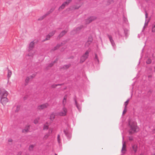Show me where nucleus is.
Listing matches in <instances>:
<instances>
[{
    "label": "nucleus",
    "mask_w": 155,
    "mask_h": 155,
    "mask_svg": "<svg viewBox=\"0 0 155 155\" xmlns=\"http://www.w3.org/2000/svg\"><path fill=\"white\" fill-rule=\"evenodd\" d=\"M129 134H132L139 131V129L137 126V123L134 121L129 120L128 121Z\"/></svg>",
    "instance_id": "1"
},
{
    "label": "nucleus",
    "mask_w": 155,
    "mask_h": 155,
    "mask_svg": "<svg viewBox=\"0 0 155 155\" xmlns=\"http://www.w3.org/2000/svg\"><path fill=\"white\" fill-rule=\"evenodd\" d=\"M8 92L4 89L0 88V98L1 102L3 105H4L8 102V99L7 97Z\"/></svg>",
    "instance_id": "2"
},
{
    "label": "nucleus",
    "mask_w": 155,
    "mask_h": 155,
    "mask_svg": "<svg viewBox=\"0 0 155 155\" xmlns=\"http://www.w3.org/2000/svg\"><path fill=\"white\" fill-rule=\"evenodd\" d=\"M35 47V42L34 41L31 42L29 45V46L27 49L28 53L27 56L32 57L33 55L34 51L33 49Z\"/></svg>",
    "instance_id": "3"
},
{
    "label": "nucleus",
    "mask_w": 155,
    "mask_h": 155,
    "mask_svg": "<svg viewBox=\"0 0 155 155\" xmlns=\"http://www.w3.org/2000/svg\"><path fill=\"white\" fill-rule=\"evenodd\" d=\"M67 112L68 110L67 108L64 106H63L60 111L58 112L57 114L60 116H64L66 115Z\"/></svg>",
    "instance_id": "4"
},
{
    "label": "nucleus",
    "mask_w": 155,
    "mask_h": 155,
    "mask_svg": "<svg viewBox=\"0 0 155 155\" xmlns=\"http://www.w3.org/2000/svg\"><path fill=\"white\" fill-rule=\"evenodd\" d=\"M90 51H87L81 57L80 62L82 63L84 62L88 58Z\"/></svg>",
    "instance_id": "5"
},
{
    "label": "nucleus",
    "mask_w": 155,
    "mask_h": 155,
    "mask_svg": "<svg viewBox=\"0 0 155 155\" xmlns=\"http://www.w3.org/2000/svg\"><path fill=\"white\" fill-rule=\"evenodd\" d=\"M71 1V0H67L65 2L63 3L62 5L59 7V9H63L66 5H68Z\"/></svg>",
    "instance_id": "6"
},
{
    "label": "nucleus",
    "mask_w": 155,
    "mask_h": 155,
    "mask_svg": "<svg viewBox=\"0 0 155 155\" xmlns=\"http://www.w3.org/2000/svg\"><path fill=\"white\" fill-rule=\"evenodd\" d=\"M110 41L111 44V45L114 49H115V45L112 38L111 35H107Z\"/></svg>",
    "instance_id": "7"
},
{
    "label": "nucleus",
    "mask_w": 155,
    "mask_h": 155,
    "mask_svg": "<svg viewBox=\"0 0 155 155\" xmlns=\"http://www.w3.org/2000/svg\"><path fill=\"white\" fill-rule=\"evenodd\" d=\"M64 131L68 138L70 139L71 137V132L67 129L66 130H64Z\"/></svg>",
    "instance_id": "8"
},
{
    "label": "nucleus",
    "mask_w": 155,
    "mask_h": 155,
    "mask_svg": "<svg viewBox=\"0 0 155 155\" xmlns=\"http://www.w3.org/2000/svg\"><path fill=\"white\" fill-rule=\"evenodd\" d=\"M123 142H122V144H123V146L122 149L121 150V152L123 154H124L125 153V152L126 151V146L125 144V142H124L123 140H124V137L123 136Z\"/></svg>",
    "instance_id": "9"
},
{
    "label": "nucleus",
    "mask_w": 155,
    "mask_h": 155,
    "mask_svg": "<svg viewBox=\"0 0 155 155\" xmlns=\"http://www.w3.org/2000/svg\"><path fill=\"white\" fill-rule=\"evenodd\" d=\"M55 32V31H53L51 32L48 35H47L45 39L44 40H43V41L49 40L50 39V37L52 36L54 34Z\"/></svg>",
    "instance_id": "10"
},
{
    "label": "nucleus",
    "mask_w": 155,
    "mask_h": 155,
    "mask_svg": "<svg viewBox=\"0 0 155 155\" xmlns=\"http://www.w3.org/2000/svg\"><path fill=\"white\" fill-rule=\"evenodd\" d=\"M48 105L47 103H45L38 106V109H43L47 107Z\"/></svg>",
    "instance_id": "11"
},
{
    "label": "nucleus",
    "mask_w": 155,
    "mask_h": 155,
    "mask_svg": "<svg viewBox=\"0 0 155 155\" xmlns=\"http://www.w3.org/2000/svg\"><path fill=\"white\" fill-rule=\"evenodd\" d=\"M74 100L76 107L78 110L80 112L81 110V105L78 103L76 100L75 99V98H74Z\"/></svg>",
    "instance_id": "12"
},
{
    "label": "nucleus",
    "mask_w": 155,
    "mask_h": 155,
    "mask_svg": "<svg viewBox=\"0 0 155 155\" xmlns=\"http://www.w3.org/2000/svg\"><path fill=\"white\" fill-rule=\"evenodd\" d=\"M96 18L95 17H91L88 19H87L86 21V22L87 24H89L91 22L94 20L96 19Z\"/></svg>",
    "instance_id": "13"
},
{
    "label": "nucleus",
    "mask_w": 155,
    "mask_h": 155,
    "mask_svg": "<svg viewBox=\"0 0 155 155\" xmlns=\"http://www.w3.org/2000/svg\"><path fill=\"white\" fill-rule=\"evenodd\" d=\"M53 10H52V9H51L50 10V12H48V14H45V15H43V16H41L40 18H39L38 19V20H42L43 19H44V18H45L46 15H48V14H49L50 13H51V12H52L53 11Z\"/></svg>",
    "instance_id": "14"
},
{
    "label": "nucleus",
    "mask_w": 155,
    "mask_h": 155,
    "mask_svg": "<svg viewBox=\"0 0 155 155\" xmlns=\"http://www.w3.org/2000/svg\"><path fill=\"white\" fill-rule=\"evenodd\" d=\"M91 39V41H87L86 43L85 44V46L86 47H88L89 45L91 43L92 41V38H90Z\"/></svg>",
    "instance_id": "15"
},
{
    "label": "nucleus",
    "mask_w": 155,
    "mask_h": 155,
    "mask_svg": "<svg viewBox=\"0 0 155 155\" xmlns=\"http://www.w3.org/2000/svg\"><path fill=\"white\" fill-rule=\"evenodd\" d=\"M67 98V95H65L64 97L63 100L62 101V104L64 106L66 104Z\"/></svg>",
    "instance_id": "16"
},
{
    "label": "nucleus",
    "mask_w": 155,
    "mask_h": 155,
    "mask_svg": "<svg viewBox=\"0 0 155 155\" xmlns=\"http://www.w3.org/2000/svg\"><path fill=\"white\" fill-rule=\"evenodd\" d=\"M12 74V72L11 71L8 69V79H9Z\"/></svg>",
    "instance_id": "17"
},
{
    "label": "nucleus",
    "mask_w": 155,
    "mask_h": 155,
    "mask_svg": "<svg viewBox=\"0 0 155 155\" xmlns=\"http://www.w3.org/2000/svg\"><path fill=\"white\" fill-rule=\"evenodd\" d=\"M55 115L54 113H52L50 116V118L51 120H53L55 118Z\"/></svg>",
    "instance_id": "18"
},
{
    "label": "nucleus",
    "mask_w": 155,
    "mask_h": 155,
    "mask_svg": "<svg viewBox=\"0 0 155 155\" xmlns=\"http://www.w3.org/2000/svg\"><path fill=\"white\" fill-rule=\"evenodd\" d=\"M29 128V126L28 125L26 126L25 127V128L24 129H23L22 130V132L23 133H25L27 132L28 131V129Z\"/></svg>",
    "instance_id": "19"
},
{
    "label": "nucleus",
    "mask_w": 155,
    "mask_h": 155,
    "mask_svg": "<svg viewBox=\"0 0 155 155\" xmlns=\"http://www.w3.org/2000/svg\"><path fill=\"white\" fill-rule=\"evenodd\" d=\"M30 78H32L33 77L32 76H30V77H28L26 78L25 80V82L27 84L28 83Z\"/></svg>",
    "instance_id": "20"
},
{
    "label": "nucleus",
    "mask_w": 155,
    "mask_h": 155,
    "mask_svg": "<svg viewBox=\"0 0 155 155\" xmlns=\"http://www.w3.org/2000/svg\"><path fill=\"white\" fill-rule=\"evenodd\" d=\"M132 148L134 152L135 153L137 150V146L136 145H134L132 146Z\"/></svg>",
    "instance_id": "21"
},
{
    "label": "nucleus",
    "mask_w": 155,
    "mask_h": 155,
    "mask_svg": "<svg viewBox=\"0 0 155 155\" xmlns=\"http://www.w3.org/2000/svg\"><path fill=\"white\" fill-rule=\"evenodd\" d=\"M83 27V26L81 25L80 26V27L77 28L75 30L76 33H78L79 32V31H80V29L82 28Z\"/></svg>",
    "instance_id": "22"
},
{
    "label": "nucleus",
    "mask_w": 155,
    "mask_h": 155,
    "mask_svg": "<svg viewBox=\"0 0 155 155\" xmlns=\"http://www.w3.org/2000/svg\"><path fill=\"white\" fill-rule=\"evenodd\" d=\"M57 140L58 143L59 144V145H60L61 143V139L60 138V135L59 134L58 135Z\"/></svg>",
    "instance_id": "23"
},
{
    "label": "nucleus",
    "mask_w": 155,
    "mask_h": 155,
    "mask_svg": "<svg viewBox=\"0 0 155 155\" xmlns=\"http://www.w3.org/2000/svg\"><path fill=\"white\" fill-rule=\"evenodd\" d=\"M67 32L66 31H62L61 33L59 35V36L60 37H62Z\"/></svg>",
    "instance_id": "24"
},
{
    "label": "nucleus",
    "mask_w": 155,
    "mask_h": 155,
    "mask_svg": "<svg viewBox=\"0 0 155 155\" xmlns=\"http://www.w3.org/2000/svg\"><path fill=\"white\" fill-rule=\"evenodd\" d=\"M34 147V145H31L29 146V150L30 151H32L33 150V149Z\"/></svg>",
    "instance_id": "25"
},
{
    "label": "nucleus",
    "mask_w": 155,
    "mask_h": 155,
    "mask_svg": "<svg viewBox=\"0 0 155 155\" xmlns=\"http://www.w3.org/2000/svg\"><path fill=\"white\" fill-rule=\"evenodd\" d=\"M49 127L48 125L45 124L44 125L43 130H47L48 129Z\"/></svg>",
    "instance_id": "26"
},
{
    "label": "nucleus",
    "mask_w": 155,
    "mask_h": 155,
    "mask_svg": "<svg viewBox=\"0 0 155 155\" xmlns=\"http://www.w3.org/2000/svg\"><path fill=\"white\" fill-rule=\"evenodd\" d=\"M39 120V118L38 117L36 118L34 121V123L36 124L38 122V120Z\"/></svg>",
    "instance_id": "27"
},
{
    "label": "nucleus",
    "mask_w": 155,
    "mask_h": 155,
    "mask_svg": "<svg viewBox=\"0 0 155 155\" xmlns=\"http://www.w3.org/2000/svg\"><path fill=\"white\" fill-rule=\"evenodd\" d=\"M49 136H50L49 134H46L44 136V137H43V139L45 140L47 139Z\"/></svg>",
    "instance_id": "28"
},
{
    "label": "nucleus",
    "mask_w": 155,
    "mask_h": 155,
    "mask_svg": "<svg viewBox=\"0 0 155 155\" xmlns=\"http://www.w3.org/2000/svg\"><path fill=\"white\" fill-rule=\"evenodd\" d=\"M52 131H53V129L51 128H50L49 129L48 132L47 134L50 135V134L52 133Z\"/></svg>",
    "instance_id": "29"
},
{
    "label": "nucleus",
    "mask_w": 155,
    "mask_h": 155,
    "mask_svg": "<svg viewBox=\"0 0 155 155\" xmlns=\"http://www.w3.org/2000/svg\"><path fill=\"white\" fill-rule=\"evenodd\" d=\"M129 101V99H128L124 103V105H125V108H126L127 107V105L128 103V102Z\"/></svg>",
    "instance_id": "30"
},
{
    "label": "nucleus",
    "mask_w": 155,
    "mask_h": 155,
    "mask_svg": "<svg viewBox=\"0 0 155 155\" xmlns=\"http://www.w3.org/2000/svg\"><path fill=\"white\" fill-rule=\"evenodd\" d=\"M123 20L124 22L126 24L127 23V18L124 17L123 18Z\"/></svg>",
    "instance_id": "31"
},
{
    "label": "nucleus",
    "mask_w": 155,
    "mask_h": 155,
    "mask_svg": "<svg viewBox=\"0 0 155 155\" xmlns=\"http://www.w3.org/2000/svg\"><path fill=\"white\" fill-rule=\"evenodd\" d=\"M94 60L95 61H97V62L98 63L99 60L98 59L97 55L96 54H95V57L94 58Z\"/></svg>",
    "instance_id": "32"
},
{
    "label": "nucleus",
    "mask_w": 155,
    "mask_h": 155,
    "mask_svg": "<svg viewBox=\"0 0 155 155\" xmlns=\"http://www.w3.org/2000/svg\"><path fill=\"white\" fill-rule=\"evenodd\" d=\"M151 60L150 59H148L146 61V63L147 64H150V63H151Z\"/></svg>",
    "instance_id": "33"
},
{
    "label": "nucleus",
    "mask_w": 155,
    "mask_h": 155,
    "mask_svg": "<svg viewBox=\"0 0 155 155\" xmlns=\"http://www.w3.org/2000/svg\"><path fill=\"white\" fill-rule=\"evenodd\" d=\"M60 46L59 45H57L56 46H55V47H54V48L53 49V51L55 50H56Z\"/></svg>",
    "instance_id": "34"
},
{
    "label": "nucleus",
    "mask_w": 155,
    "mask_h": 155,
    "mask_svg": "<svg viewBox=\"0 0 155 155\" xmlns=\"http://www.w3.org/2000/svg\"><path fill=\"white\" fill-rule=\"evenodd\" d=\"M152 31L153 32H155V24L153 26Z\"/></svg>",
    "instance_id": "35"
},
{
    "label": "nucleus",
    "mask_w": 155,
    "mask_h": 155,
    "mask_svg": "<svg viewBox=\"0 0 155 155\" xmlns=\"http://www.w3.org/2000/svg\"><path fill=\"white\" fill-rule=\"evenodd\" d=\"M70 64L65 65L63 66V68H68L69 67H70Z\"/></svg>",
    "instance_id": "36"
},
{
    "label": "nucleus",
    "mask_w": 155,
    "mask_h": 155,
    "mask_svg": "<svg viewBox=\"0 0 155 155\" xmlns=\"http://www.w3.org/2000/svg\"><path fill=\"white\" fill-rule=\"evenodd\" d=\"M17 109L15 110L16 112H18V111L20 109V106H17Z\"/></svg>",
    "instance_id": "37"
},
{
    "label": "nucleus",
    "mask_w": 155,
    "mask_h": 155,
    "mask_svg": "<svg viewBox=\"0 0 155 155\" xmlns=\"http://www.w3.org/2000/svg\"><path fill=\"white\" fill-rule=\"evenodd\" d=\"M149 21H148L147 22H146L145 21V23L144 24V26H143V28H144L145 26H147L148 25V23Z\"/></svg>",
    "instance_id": "38"
},
{
    "label": "nucleus",
    "mask_w": 155,
    "mask_h": 155,
    "mask_svg": "<svg viewBox=\"0 0 155 155\" xmlns=\"http://www.w3.org/2000/svg\"><path fill=\"white\" fill-rule=\"evenodd\" d=\"M60 84H54V85H52V87H53V88H55V87L57 86H58V85H59Z\"/></svg>",
    "instance_id": "39"
},
{
    "label": "nucleus",
    "mask_w": 155,
    "mask_h": 155,
    "mask_svg": "<svg viewBox=\"0 0 155 155\" xmlns=\"http://www.w3.org/2000/svg\"><path fill=\"white\" fill-rule=\"evenodd\" d=\"M126 108H125V107H124V109L123 110V114H125L126 113V112L127 111V110H126Z\"/></svg>",
    "instance_id": "40"
},
{
    "label": "nucleus",
    "mask_w": 155,
    "mask_h": 155,
    "mask_svg": "<svg viewBox=\"0 0 155 155\" xmlns=\"http://www.w3.org/2000/svg\"><path fill=\"white\" fill-rule=\"evenodd\" d=\"M129 140H133V137H129Z\"/></svg>",
    "instance_id": "41"
},
{
    "label": "nucleus",
    "mask_w": 155,
    "mask_h": 155,
    "mask_svg": "<svg viewBox=\"0 0 155 155\" xmlns=\"http://www.w3.org/2000/svg\"><path fill=\"white\" fill-rule=\"evenodd\" d=\"M12 139H9V140H8V141H9V142H12Z\"/></svg>",
    "instance_id": "42"
},
{
    "label": "nucleus",
    "mask_w": 155,
    "mask_h": 155,
    "mask_svg": "<svg viewBox=\"0 0 155 155\" xmlns=\"http://www.w3.org/2000/svg\"><path fill=\"white\" fill-rule=\"evenodd\" d=\"M54 63L50 64V67H51L53 65Z\"/></svg>",
    "instance_id": "43"
},
{
    "label": "nucleus",
    "mask_w": 155,
    "mask_h": 155,
    "mask_svg": "<svg viewBox=\"0 0 155 155\" xmlns=\"http://www.w3.org/2000/svg\"><path fill=\"white\" fill-rule=\"evenodd\" d=\"M21 152H19L17 155H21Z\"/></svg>",
    "instance_id": "44"
},
{
    "label": "nucleus",
    "mask_w": 155,
    "mask_h": 155,
    "mask_svg": "<svg viewBox=\"0 0 155 155\" xmlns=\"http://www.w3.org/2000/svg\"><path fill=\"white\" fill-rule=\"evenodd\" d=\"M92 38V37H89V38H88V41H91V39H90V38Z\"/></svg>",
    "instance_id": "45"
},
{
    "label": "nucleus",
    "mask_w": 155,
    "mask_h": 155,
    "mask_svg": "<svg viewBox=\"0 0 155 155\" xmlns=\"http://www.w3.org/2000/svg\"><path fill=\"white\" fill-rule=\"evenodd\" d=\"M145 15H146V18L147 17V14L146 12Z\"/></svg>",
    "instance_id": "46"
},
{
    "label": "nucleus",
    "mask_w": 155,
    "mask_h": 155,
    "mask_svg": "<svg viewBox=\"0 0 155 155\" xmlns=\"http://www.w3.org/2000/svg\"><path fill=\"white\" fill-rule=\"evenodd\" d=\"M79 7H80V6L78 8H75V9H78Z\"/></svg>",
    "instance_id": "47"
},
{
    "label": "nucleus",
    "mask_w": 155,
    "mask_h": 155,
    "mask_svg": "<svg viewBox=\"0 0 155 155\" xmlns=\"http://www.w3.org/2000/svg\"><path fill=\"white\" fill-rule=\"evenodd\" d=\"M75 31H74H74H72V33H73V32H74Z\"/></svg>",
    "instance_id": "48"
},
{
    "label": "nucleus",
    "mask_w": 155,
    "mask_h": 155,
    "mask_svg": "<svg viewBox=\"0 0 155 155\" xmlns=\"http://www.w3.org/2000/svg\"><path fill=\"white\" fill-rule=\"evenodd\" d=\"M151 76H148V78H149L150 77H151Z\"/></svg>",
    "instance_id": "49"
},
{
    "label": "nucleus",
    "mask_w": 155,
    "mask_h": 155,
    "mask_svg": "<svg viewBox=\"0 0 155 155\" xmlns=\"http://www.w3.org/2000/svg\"><path fill=\"white\" fill-rule=\"evenodd\" d=\"M138 37L139 38H140V36H139V35H138Z\"/></svg>",
    "instance_id": "50"
},
{
    "label": "nucleus",
    "mask_w": 155,
    "mask_h": 155,
    "mask_svg": "<svg viewBox=\"0 0 155 155\" xmlns=\"http://www.w3.org/2000/svg\"><path fill=\"white\" fill-rule=\"evenodd\" d=\"M55 155H57V154L56 153H55Z\"/></svg>",
    "instance_id": "51"
},
{
    "label": "nucleus",
    "mask_w": 155,
    "mask_h": 155,
    "mask_svg": "<svg viewBox=\"0 0 155 155\" xmlns=\"http://www.w3.org/2000/svg\"><path fill=\"white\" fill-rule=\"evenodd\" d=\"M124 32H125V30H124Z\"/></svg>",
    "instance_id": "52"
},
{
    "label": "nucleus",
    "mask_w": 155,
    "mask_h": 155,
    "mask_svg": "<svg viewBox=\"0 0 155 155\" xmlns=\"http://www.w3.org/2000/svg\"><path fill=\"white\" fill-rule=\"evenodd\" d=\"M146 1H147L148 0H145Z\"/></svg>",
    "instance_id": "53"
},
{
    "label": "nucleus",
    "mask_w": 155,
    "mask_h": 155,
    "mask_svg": "<svg viewBox=\"0 0 155 155\" xmlns=\"http://www.w3.org/2000/svg\"><path fill=\"white\" fill-rule=\"evenodd\" d=\"M143 49L142 50V51H143Z\"/></svg>",
    "instance_id": "54"
},
{
    "label": "nucleus",
    "mask_w": 155,
    "mask_h": 155,
    "mask_svg": "<svg viewBox=\"0 0 155 155\" xmlns=\"http://www.w3.org/2000/svg\"><path fill=\"white\" fill-rule=\"evenodd\" d=\"M153 155H155V153L154 154H153Z\"/></svg>",
    "instance_id": "55"
},
{
    "label": "nucleus",
    "mask_w": 155,
    "mask_h": 155,
    "mask_svg": "<svg viewBox=\"0 0 155 155\" xmlns=\"http://www.w3.org/2000/svg\"><path fill=\"white\" fill-rule=\"evenodd\" d=\"M154 69H155V67H154Z\"/></svg>",
    "instance_id": "56"
}]
</instances>
